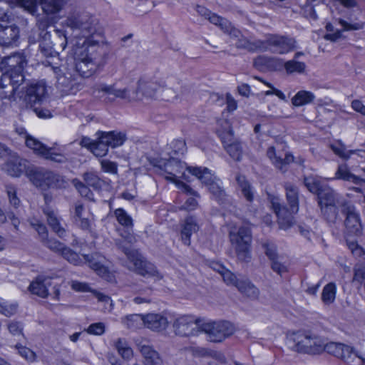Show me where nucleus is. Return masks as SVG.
Masks as SVG:
<instances>
[{"mask_svg": "<svg viewBox=\"0 0 365 365\" xmlns=\"http://www.w3.org/2000/svg\"><path fill=\"white\" fill-rule=\"evenodd\" d=\"M101 168L102 170L110 174H117L118 173V165L116 163L108 160H102L101 161Z\"/></svg>", "mask_w": 365, "mask_h": 365, "instance_id": "obj_62", "label": "nucleus"}, {"mask_svg": "<svg viewBox=\"0 0 365 365\" xmlns=\"http://www.w3.org/2000/svg\"><path fill=\"white\" fill-rule=\"evenodd\" d=\"M265 43L270 50L279 54L287 53L295 48V40L284 36L269 34L267 36Z\"/></svg>", "mask_w": 365, "mask_h": 365, "instance_id": "obj_13", "label": "nucleus"}, {"mask_svg": "<svg viewBox=\"0 0 365 365\" xmlns=\"http://www.w3.org/2000/svg\"><path fill=\"white\" fill-rule=\"evenodd\" d=\"M168 318L161 313H149L145 315V327L154 331H162L168 325Z\"/></svg>", "mask_w": 365, "mask_h": 365, "instance_id": "obj_20", "label": "nucleus"}, {"mask_svg": "<svg viewBox=\"0 0 365 365\" xmlns=\"http://www.w3.org/2000/svg\"><path fill=\"white\" fill-rule=\"evenodd\" d=\"M236 181L242 196L247 202H252L254 200V191L250 182L242 175L236 176Z\"/></svg>", "mask_w": 365, "mask_h": 365, "instance_id": "obj_34", "label": "nucleus"}, {"mask_svg": "<svg viewBox=\"0 0 365 365\" xmlns=\"http://www.w3.org/2000/svg\"><path fill=\"white\" fill-rule=\"evenodd\" d=\"M123 324L128 329H135L145 326V315L130 314L123 319Z\"/></svg>", "mask_w": 365, "mask_h": 365, "instance_id": "obj_39", "label": "nucleus"}, {"mask_svg": "<svg viewBox=\"0 0 365 365\" xmlns=\"http://www.w3.org/2000/svg\"><path fill=\"white\" fill-rule=\"evenodd\" d=\"M256 79H257L258 81H261L262 83H263L264 85H266L267 87H269V88H271V90H269V91H267L264 92V95L265 96H271V95H275L277 96L280 100H282V101H287V98L285 96V95L279 90L275 88L272 84H271L270 83L266 81H264L263 79H262L261 78L259 77H257V76H255V77Z\"/></svg>", "mask_w": 365, "mask_h": 365, "instance_id": "obj_56", "label": "nucleus"}, {"mask_svg": "<svg viewBox=\"0 0 365 365\" xmlns=\"http://www.w3.org/2000/svg\"><path fill=\"white\" fill-rule=\"evenodd\" d=\"M334 179L350 182L356 185H361L363 182H365L364 179L352 173L346 164L338 166Z\"/></svg>", "mask_w": 365, "mask_h": 365, "instance_id": "obj_25", "label": "nucleus"}, {"mask_svg": "<svg viewBox=\"0 0 365 365\" xmlns=\"http://www.w3.org/2000/svg\"><path fill=\"white\" fill-rule=\"evenodd\" d=\"M31 225L38 232L41 242L48 237V231L46 226L38 220H35L34 222H31Z\"/></svg>", "mask_w": 365, "mask_h": 365, "instance_id": "obj_60", "label": "nucleus"}, {"mask_svg": "<svg viewBox=\"0 0 365 365\" xmlns=\"http://www.w3.org/2000/svg\"><path fill=\"white\" fill-rule=\"evenodd\" d=\"M26 65L25 56L21 53L4 57L0 62V69L3 73L16 70H24Z\"/></svg>", "mask_w": 365, "mask_h": 365, "instance_id": "obj_19", "label": "nucleus"}, {"mask_svg": "<svg viewBox=\"0 0 365 365\" xmlns=\"http://www.w3.org/2000/svg\"><path fill=\"white\" fill-rule=\"evenodd\" d=\"M42 243L51 250L59 253H61L65 247L63 244L61 243L56 240L48 239V237L44 240Z\"/></svg>", "mask_w": 365, "mask_h": 365, "instance_id": "obj_57", "label": "nucleus"}, {"mask_svg": "<svg viewBox=\"0 0 365 365\" xmlns=\"http://www.w3.org/2000/svg\"><path fill=\"white\" fill-rule=\"evenodd\" d=\"M114 215L120 225L127 229L133 227L132 217L123 208H118L114 211Z\"/></svg>", "mask_w": 365, "mask_h": 365, "instance_id": "obj_41", "label": "nucleus"}, {"mask_svg": "<svg viewBox=\"0 0 365 365\" xmlns=\"http://www.w3.org/2000/svg\"><path fill=\"white\" fill-rule=\"evenodd\" d=\"M105 143L102 142L101 138L98 136V140L95 141L93 146H91V151L97 157L106 155L108 153V147Z\"/></svg>", "mask_w": 365, "mask_h": 365, "instance_id": "obj_50", "label": "nucleus"}, {"mask_svg": "<svg viewBox=\"0 0 365 365\" xmlns=\"http://www.w3.org/2000/svg\"><path fill=\"white\" fill-rule=\"evenodd\" d=\"M28 176L36 187H61L65 186L63 177L50 170L43 169H29Z\"/></svg>", "mask_w": 365, "mask_h": 365, "instance_id": "obj_9", "label": "nucleus"}, {"mask_svg": "<svg viewBox=\"0 0 365 365\" xmlns=\"http://www.w3.org/2000/svg\"><path fill=\"white\" fill-rule=\"evenodd\" d=\"M208 190L212 197L220 203L224 204L227 200V195L220 178L216 179L207 187Z\"/></svg>", "mask_w": 365, "mask_h": 365, "instance_id": "obj_33", "label": "nucleus"}, {"mask_svg": "<svg viewBox=\"0 0 365 365\" xmlns=\"http://www.w3.org/2000/svg\"><path fill=\"white\" fill-rule=\"evenodd\" d=\"M217 135L220 138L223 145L224 148L225 145H228L229 144H231L235 140H234V133L232 129L230 130H218Z\"/></svg>", "mask_w": 365, "mask_h": 365, "instance_id": "obj_61", "label": "nucleus"}, {"mask_svg": "<svg viewBox=\"0 0 365 365\" xmlns=\"http://www.w3.org/2000/svg\"><path fill=\"white\" fill-rule=\"evenodd\" d=\"M83 178L88 186L92 187L95 190L101 189L103 182L95 173H85Z\"/></svg>", "mask_w": 365, "mask_h": 365, "instance_id": "obj_49", "label": "nucleus"}, {"mask_svg": "<svg viewBox=\"0 0 365 365\" xmlns=\"http://www.w3.org/2000/svg\"><path fill=\"white\" fill-rule=\"evenodd\" d=\"M102 139L103 143L111 148H116L120 146L125 142L126 137L125 135L120 132L110 131V132H99L98 133Z\"/></svg>", "mask_w": 365, "mask_h": 365, "instance_id": "obj_26", "label": "nucleus"}, {"mask_svg": "<svg viewBox=\"0 0 365 365\" xmlns=\"http://www.w3.org/2000/svg\"><path fill=\"white\" fill-rule=\"evenodd\" d=\"M284 67L288 74L294 73H303L305 71L306 65L303 62L293 59L285 62Z\"/></svg>", "mask_w": 365, "mask_h": 365, "instance_id": "obj_45", "label": "nucleus"}, {"mask_svg": "<svg viewBox=\"0 0 365 365\" xmlns=\"http://www.w3.org/2000/svg\"><path fill=\"white\" fill-rule=\"evenodd\" d=\"M200 227L195 217H187L181 225V240L185 245H190V237L198 231Z\"/></svg>", "mask_w": 365, "mask_h": 365, "instance_id": "obj_21", "label": "nucleus"}, {"mask_svg": "<svg viewBox=\"0 0 365 365\" xmlns=\"http://www.w3.org/2000/svg\"><path fill=\"white\" fill-rule=\"evenodd\" d=\"M73 184L75 186V187L78 190L81 196L87 197L88 199H91V197L93 195L92 192H91L90 189L86 185H85L82 182H81L78 179H74L73 180Z\"/></svg>", "mask_w": 365, "mask_h": 365, "instance_id": "obj_59", "label": "nucleus"}, {"mask_svg": "<svg viewBox=\"0 0 365 365\" xmlns=\"http://www.w3.org/2000/svg\"><path fill=\"white\" fill-rule=\"evenodd\" d=\"M318 203L324 219L332 225L341 220L340 212L344 213V208L349 205L332 189L322 192Z\"/></svg>", "mask_w": 365, "mask_h": 365, "instance_id": "obj_5", "label": "nucleus"}, {"mask_svg": "<svg viewBox=\"0 0 365 365\" xmlns=\"http://www.w3.org/2000/svg\"><path fill=\"white\" fill-rule=\"evenodd\" d=\"M97 24L93 15L80 9L70 11L65 21L66 26L85 38L82 43H76L72 48L76 70L83 76H92L107 61L108 53L103 46L98 44V39H93L96 36H101Z\"/></svg>", "mask_w": 365, "mask_h": 365, "instance_id": "obj_1", "label": "nucleus"}, {"mask_svg": "<svg viewBox=\"0 0 365 365\" xmlns=\"http://www.w3.org/2000/svg\"><path fill=\"white\" fill-rule=\"evenodd\" d=\"M237 288L240 293L252 299H257L259 295L258 288L247 279H242Z\"/></svg>", "mask_w": 365, "mask_h": 365, "instance_id": "obj_35", "label": "nucleus"}, {"mask_svg": "<svg viewBox=\"0 0 365 365\" xmlns=\"http://www.w3.org/2000/svg\"><path fill=\"white\" fill-rule=\"evenodd\" d=\"M160 85L156 82L142 78L137 83V88L131 90L128 87L118 88L115 84L108 85L98 83L93 86L92 91L94 95L101 96V94L113 95L128 102H135L155 98L158 89Z\"/></svg>", "mask_w": 365, "mask_h": 365, "instance_id": "obj_2", "label": "nucleus"}, {"mask_svg": "<svg viewBox=\"0 0 365 365\" xmlns=\"http://www.w3.org/2000/svg\"><path fill=\"white\" fill-rule=\"evenodd\" d=\"M27 160L17 155H11V158L4 164L2 169L12 177H19L24 173L29 172L27 168Z\"/></svg>", "mask_w": 365, "mask_h": 365, "instance_id": "obj_16", "label": "nucleus"}, {"mask_svg": "<svg viewBox=\"0 0 365 365\" xmlns=\"http://www.w3.org/2000/svg\"><path fill=\"white\" fill-rule=\"evenodd\" d=\"M227 34L231 38L235 40V46L238 48H243L250 51H253L257 48L263 47L264 46V42L260 40H257L254 42L250 41L247 38L242 36L240 31L234 26L232 27Z\"/></svg>", "mask_w": 365, "mask_h": 365, "instance_id": "obj_18", "label": "nucleus"}, {"mask_svg": "<svg viewBox=\"0 0 365 365\" xmlns=\"http://www.w3.org/2000/svg\"><path fill=\"white\" fill-rule=\"evenodd\" d=\"M225 149L233 160L236 161L242 160L243 150L240 142L235 141L228 145H225Z\"/></svg>", "mask_w": 365, "mask_h": 365, "instance_id": "obj_42", "label": "nucleus"}, {"mask_svg": "<svg viewBox=\"0 0 365 365\" xmlns=\"http://www.w3.org/2000/svg\"><path fill=\"white\" fill-rule=\"evenodd\" d=\"M294 160L295 158L292 154L287 153L284 159L280 157V158H278L274 161V166L282 172L284 173L287 169V165Z\"/></svg>", "mask_w": 365, "mask_h": 365, "instance_id": "obj_55", "label": "nucleus"}, {"mask_svg": "<svg viewBox=\"0 0 365 365\" xmlns=\"http://www.w3.org/2000/svg\"><path fill=\"white\" fill-rule=\"evenodd\" d=\"M286 197L289 209L282 206L278 197H272V207L278 217L279 227L283 230L289 228L293 224V215L299 210V191L296 185L291 182L284 183Z\"/></svg>", "mask_w": 365, "mask_h": 365, "instance_id": "obj_4", "label": "nucleus"}, {"mask_svg": "<svg viewBox=\"0 0 365 365\" xmlns=\"http://www.w3.org/2000/svg\"><path fill=\"white\" fill-rule=\"evenodd\" d=\"M260 245L269 260L274 259L279 257L277 252V246L272 241L268 240H261Z\"/></svg>", "mask_w": 365, "mask_h": 365, "instance_id": "obj_47", "label": "nucleus"}, {"mask_svg": "<svg viewBox=\"0 0 365 365\" xmlns=\"http://www.w3.org/2000/svg\"><path fill=\"white\" fill-rule=\"evenodd\" d=\"M5 191L9 201V204L15 209H17L21 205V200L17 196L16 187L11 185L8 184L5 185Z\"/></svg>", "mask_w": 365, "mask_h": 365, "instance_id": "obj_43", "label": "nucleus"}, {"mask_svg": "<svg viewBox=\"0 0 365 365\" xmlns=\"http://www.w3.org/2000/svg\"><path fill=\"white\" fill-rule=\"evenodd\" d=\"M187 170L190 173L196 176L206 187L218 178L207 168L189 167Z\"/></svg>", "mask_w": 365, "mask_h": 365, "instance_id": "obj_29", "label": "nucleus"}, {"mask_svg": "<svg viewBox=\"0 0 365 365\" xmlns=\"http://www.w3.org/2000/svg\"><path fill=\"white\" fill-rule=\"evenodd\" d=\"M293 340V349L299 353L317 355L324 351L325 339L312 332L297 334Z\"/></svg>", "mask_w": 365, "mask_h": 365, "instance_id": "obj_7", "label": "nucleus"}, {"mask_svg": "<svg viewBox=\"0 0 365 365\" xmlns=\"http://www.w3.org/2000/svg\"><path fill=\"white\" fill-rule=\"evenodd\" d=\"M19 30L15 25L3 27L0 30V45L10 46L16 42L19 38Z\"/></svg>", "mask_w": 365, "mask_h": 365, "instance_id": "obj_24", "label": "nucleus"}, {"mask_svg": "<svg viewBox=\"0 0 365 365\" xmlns=\"http://www.w3.org/2000/svg\"><path fill=\"white\" fill-rule=\"evenodd\" d=\"M134 341L137 349L143 358L144 365H163L159 353L149 344L147 340L138 338Z\"/></svg>", "mask_w": 365, "mask_h": 365, "instance_id": "obj_12", "label": "nucleus"}, {"mask_svg": "<svg viewBox=\"0 0 365 365\" xmlns=\"http://www.w3.org/2000/svg\"><path fill=\"white\" fill-rule=\"evenodd\" d=\"M201 330L207 334L210 341L221 342L232 335L235 328L232 323L227 321L209 322L202 324Z\"/></svg>", "mask_w": 365, "mask_h": 365, "instance_id": "obj_10", "label": "nucleus"}, {"mask_svg": "<svg viewBox=\"0 0 365 365\" xmlns=\"http://www.w3.org/2000/svg\"><path fill=\"white\" fill-rule=\"evenodd\" d=\"M122 239L115 240L116 247L121 250L133 263V270L143 277H158L159 273L155 267L150 262L145 260L137 251L130 249L125 242L133 245L137 242L136 237L129 232H121Z\"/></svg>", "mask_w": 365, "mask_h": 365, "instance_id": "obj_3", "label": "nucleus"}, {"mask_svg": "<svg viewBox=\"0 0 365 365\" xmlns=\"http://www.w3.org/2000/svg\"><path fill=\"white\" fill-rule=\"evenodd\" d=\"M75 61V59L73 58ZM75 69L76 64L74 63ZM76 71L78 73L79 76H76L71 73H63L61 70L58 68H53V72L56 78V87L65 95H75L77 92L84 88L85 82L84 78H89L90 76H83L77 70Z\"/></svg>", "mask_w": 365, "mask_h": 365, "instance_id": "obj_8", "label": "nucleus"}, {"mask_svg": "<svg viewBox=\"0 0 365 365\" xmlns=\"http://www.w3.org/2000/svg\"><path fill=\"white\" fill-rule=\"evenodd\" d=\"M61 254L65 259L75 265L79 264L81 262L79 255L68 247H64Z\"/></svg>", "mask_w": 365, "mask_h": 365, "instance_id": "obj_54", "label": "nucleus"}, {"mask_svg": "<svg viewBox=\"0 0 365 365\" xmlns=\"http://www.w3.org/2000/svg\"><path fill=\"white\" fill-rule=\"evenodd\" d=\"M304 185L312 193H315L320 199V194L327 189H331L329 187L324 186L321 184L317 177L309 175L304 178Z\"/></svg>", "mask_w": 365, "mask_h": 365, "instance_id": "obj_36", "label": "nucleus"}, {"mask_svg": "<svg viewBox=\"0 0 365 365\" xmlns=\"http://www.w3.org/2000/svg\"><path fill=\"white\" fill-rule=\"evenodd\" d=\"M151 293L152 290L149 288L139 290L138 295L133 299V302L136 304H149L151 302Z\"/></svg>", "mask_w": 365, "mask_h": 365, "instance_id": "obj_51", "label": "nucleus"}, {"mask_svg": "<svg viewBox=\"0 0 365 365\" xmlns=\"http://www.w3.org/2000/svg\"><path fill=\"white\" fill-rule=\"evenodd\" d=\"M324 351L337 358L343 352V344L336 342H327L325 341Z\"/></svg>", "mask_w": 365, "mask_h": 365, "instance_id": "obj_53", "label": "nucleus"}, {"mask_svg": "<svg viewBox=\"0 0 365 365\" xmlns=\"http://www.w3.org/2000/svg\"><path fill=\"white\" fill-rule=\"evenodd\" d=\"M113 346L118 354L126 361L130 360L134 355L133 349L130 347L128 341L124 338H118L113 341Z\"/></svg>", "mask_w": 365, "mask_h": 365, "instance_id": "obj_32", "label": "nucleus"}, {"mask_svg": "<svg viewBox=\"0 0 365 365\" xmlns=\"http://www.w3.org/2000/svg\"><path fill=\"white\" fill-rule=\"evenodd\" d=\"M207 19H209L212 24L219 26L220 29L226 34H227L233 26L229 21L225 19H222V17L215 14L210 13Z\"/></svg>", "mask_w": 365, "mask_h": 365, "instance_id": "obj_46", "label": "nucleus"}, {"mask_svg": "<svg viewBox=\"0 0 365 365\" xmlns=\"http://www.w3.org/2000/svg\"><path fill=\"white\" fill-rule=\"evenodd\" d=\"M200 320L191 315H182L176 318L173 328L176 335L180 336H196L202 332Z\"/></svg>", "mask_w": 365, "mask_h": 365, "instance_id": "obj_11", "label": "nucleus"}, {"mask_svg": "<svg viewBox=\"0 0 365 365\" xmlns=\"http://www.w3.org/2000/svg\"><path fill=\"white\" fill-rule=\"evenodd\" d=\"M270 261L272 269L277 274L281 275L287 271V265L282 262L281 257L279 256L274 259H272Z\"/></svg>", "mask_w": 365, "mask_h": 365, "instance_id": "obj_58", "label": "nucleus"}, {"mask_svg": "<svg viewBox=\"0 0 365 365\" xmlns=\"http://www.w3.org/2000/svg\"><path fill=\"white\" fill-rule=\"evenodd\" d=\"M186 144L185 140L182 139H177L173 140L170 146L175 153L183 154L186 151Z\"/></svg>", "mask_w": 365, "mask_h": 365, "instance_id": "obj_64", "label": "nucleus"}, {"mask_svg": "<svg viewBox=\"0 0 365 365\" xmlns=\"http://www.w3.org/2000/svg\"><path fill=\"white\" fill-rule=\"evenodd\" d=\"M344 215L346 216L344 225L347 232L351 235H361L362 225L359 214L356 210L355 207L349 204L348 206L344 208Z\"/></svg>", "mask_w": 365, "mask_h": 365, "instance_id": "obj_15", "label": "nucleus"}, {"mask_svg": "<svg viewBox=\"0 0 365 365\" xmlns=\"http://www.w3.org/2000/svg\"><path fill=\"white\" fill-rule=\"evenodd\" d=\"M16 347L19 350V354L29 361H34L36 356V354L34 351H32L30 349L16 344Z\"/></svg>", "mask_w": 365, "mask_h": 365, "instance_id": "obj_63", "label": "nucleus"}, {"mask_svg": "<svg viewBox=\"0 0 365 365\" xmlns=\"http://www.w3.org/2000/svg\"><path fill=\"white\" fill-rule=\"evenodd\" d=\"M24 81L23 70L4 72L0 79V88H7L9 87V91L5 92V96H10L15 93Z\"/></svg>", "mask_w": 365, "mask_h": 365, "instance_id": "obj_14", "label": "nucleus"}, {"mask_svg": "<svg viewBox=\"0 0 365 365\" xmlns=\"http://www.w3.org/2000/svg\"><path fill=\"white\" fill-rule=\"evenodd\" d=\"M26 94L29 101L34 103L41 102L46 94L45 83L38 82L34 84H31L26 90Z\"/></svg>", "mask_w": 365, "mask_h": 365, "instance_id": "obj_27", "label": "nucleus"}, {"mask_svg": "<svg viewBox=\"0 0 365 365\" xmlns=\"http://www.w3.org/2000/svg\"><path fill=\"white\" fill-rule=\"evenodd\" d=\"M339 24L342 26V29L337 30L334 34H327L326 36L327 39L331 41H336L337 39L341 38L343 31H357L364 28V23L362 22H355L351 24L348 23L341 19H339Z\"/></svg>", "mask_w": 365, "mask_h": 365, "instance_id": "obj_30", "label": "nucleus"}, {"mask_svg": "<svg viewBox=\"0 0 365 365\" xmlns=\"http://www.w3.org/2000/svg\"><path fill=\"white\" fill-rule=\"evenodd\" d=\"M43 158L58 163H65L68 160L63 154L53 152V148H48Z\"/></svg>", "mask_w": 365, "mask_h": 365, "instance_id": "obj_52", "label": "nucleus"}, {"mask_svg": "<svg viewBox=\"0 0 365 365\" xmlns=\"http://www.w3.org/2000/svg\"><path fill=\"white\" fill-rule=\"evenodd\" d=\"M30 43H35L36 41L39 42V50L41 53L45 56H50L53 55V52L55 51L54 46L56 43H54L51 40V34L50 32H44L41 34V36L36 38L34 36L29 37Z\"/></svg>", "mask_w": 365, "mask_h": 365, "instance_id": "obj_22", "label": "nucleus"}, {"mask_svg": "<svg viewBox=\"0 0 365 365\" xmlns=\"http://www.w3.org/2000/svg\"><path fill=\"white\" fill-rule=\"evenodd\" d=\"M356 357L361 359L362 362L365 363L364 358L357 354L354 353L352 348L343 344V352L341 353V356H339V358L347 364H351Z\"/></svg>", "mask_w": 365, "mask_h": 365, "instance_id": "obj_48", "label": "nucleus"}, {"mask_svg": "<svg viewBox=\"0 0 365 365\" xmlns=\"http://www.w3.org/2000/svg\"><path fill=\"white\" fill-rule=\"evenodd\" d=\"M231 247L234 250L237 259L248 262L252 258L251 244L252 240L251 230L247 227H240L232 230L229 233Z\"/></svg>", "mask_w": 365, "mask_h": 365, "instance_id": "obj_6", "label": "nucleus"}, {"mask_svg": "<svg viewBox=\"0 0 365 365\" xmlns=\"http://www.w3.org/2000/svg\"><path fill=\"white\" fill-rule=\"evenodd\" d=\"M314 99L315 96L312 92L302 90L292 98V103L295 107H300L312 103Z\"/></svg>", "mask_w": 365, "mask_h": 365, "instance_id": "obj_37", "label": "nucleus"}, {"mask_svg": "<svg viewBox=\"0 0 365 365\" xmlns=\"http://www.w3.org/2000/svg\"><path fill=\"white\" fill-rule=\"evenodd\" d=\"M67 0H39V5L46 15H53L60 12Z\"/></svg>", "mask_w": 365, "mask_h": 365, "instance_id": "obj_31", "label": "nucleus"}, {"mask_svg": "<svg viewBox=\"0 0 365 365\" xmlns=\"http://www.w3.org/2000/svg\"><path fill=\"white\" fill-rule=\"evenodd\" d=\"M336 286L334 282H329L326 284L322 292V301L324 304L329 305L332 304L336 298Z\"/></svg>", "mask_w": 365, "mask_h": 365, "instance_id": "obj_40", "label": "nucleus"}, {"mask_svg": "<svg viewBox=\"0 0 365 365\" xmlns=\"http://www.w3.org/2000/svg\"><path fill=\"white\" fill-rule=\"evenodd\" d=\"M25 143L29 148L33 150L35 154L42 158L48 148L31 135H26Z\"/></svg>", "mask_w": 365, "mask_h": 365, "instance_id": "obj_38", "label": "nucleus"}, {"mask_svg": "<svg viewBox=\"0 0 365 365\" xmlns=\"http://www.w3.org/2000/svg\"><path fill=\"white\" fill-rule=\"evenodd\" d=\"M83 258L88 262L89 267L99 276L110 280V275L108 268L105 266L106 258L101 254L96 252L91 255H84Z\"/></svg>", "mask_w": 365, "mask_h": 365, "instance_id": "obj_17", "label": "nucleus"}, {"mask_svg": "<svg viewBox=\"0 0 365 365\" xmlns=\"http://www.w3.org/2000/svg\"><path fill=\"white\" fill-rule=\"evenodd\" d=\"M43 212L46 216L48 224L53 231L60 237H63L66 235V230L61 226V219L58 217L57 213L49 207L45 208Z\"/></svg>", "mask_w": 365, "mask_h": 365, "instance_id": "obj_28", "label": "nucleus"}, {"mask_svg": "<svg viewBox=\"0 0 365 365\" xmlns=\"http://www.w3.org/2000/svg\"><path fill=\"white\" fill-rule=\"evenodd\" d=\"M51 285V279L48 278L38 277L31 282L29 290L40 297L46 298L48 295V287Z\"/></svg>", "mask_w": 365, "mask_h": 365, "instance_id": "obj_23", "label": "nucleus"}, {"mask_svg": "<svg viewBox=\"0 0 365 365\" xmlns=\"http://www.w3.org/2000/svg\"><path fill=\"white\" fill-rule=\"evenodd\" d=\"M218 266L220 268V269L218 270V272L221 274L224 282L227 285H233L237 287V285L240 283V280L242 279H238L234 273L228 269H226L224 267L221 265Z\"/></svg>", "mask_w": 365, "mask_h": 365, "instance_id": "obj_44", "label": "nucleus"}]
</instances>
